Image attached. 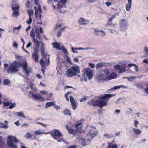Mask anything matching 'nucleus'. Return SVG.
<instances>
[{
    "label": "nucleus",
    "mask_w": 148,
    "mask_h": 148,
    "mask_svg": "<svg viewBox=\"0 0 148 148\" xmlns=\"http://www.w3.org/2000/svg\"><path fill=\"white\" fill-rule=\"evenodd\" d=\"M114 95H113L105 94L102 97H100L99 100L93 99L90 104L92 106H98L100 108L104 106H106L108 104V99H107Z\"/></svg>",
    "instance_id": "obj_1"
},
{
    "label": "nucleus",
    "mask_w": 148,
    "mask_h": 148,
    "mask_svg": "<svg viewBox=\"0 0 148 148\" xmlns=\"http://www.w3.org/2000/svg\"><path fill=\"white\" fill-rule=\"evenodd\" d=\"M21 66V64L16 61H14L12 63L8 69L7 71L8 73H13L17 72L18 71L17 68Z\"/></svg>",
    "instance_id": "obj_2"
},
{
    "label": "nucleus",
    "mask_w": 148,
    "mask_h": 148,
    "mask_svg": "<svg viewBox=\"0 0 148 148\" xmlns=\"http://www.w3.org/2000/svg\"><path fill=\"white\" fill-rule=\"evenodd\" d=\"M8 138L9 140H8L7 142L8 146L12 148H15L16 147V146L14 145L13 141H14L15 142L18 143L19 142V140L17 139L15 137L12 136H8Z\"/></svg>",
    "instance_id": "obj_3"
},
{
    "label": "nucleus",
    "mask_w": 148,
    "mask_h": 148,
    "mask_svg": "<svg viewBox=\"0 0 148 148\" xmlns=\"http://www.w3.org/2000/svg\"><path fill=\"white\" fill-rule=\"evenodd\" d=\"M128 22L127 20L125 18L121 19L119 21L120 28L121 30L126 29L128 27Z\"/></svg>",
    "instance_id": "obj_4"
},
{
    "label": "nucleus",
    "mask_w": 148,
    "mask_h": 148,
    "mask_svg": "<svg viewBox=\"0 0 148 148\" xmlns=\"http://www.w3.org/2000/svg\"><path fill=\"white\" fill-rule=\"evenodd\" d=\"M83 74L85 79L88 77V79H90L92 77V71L89 69H86L83 71Z\"/></svg>",
    "instance_id": "obj_5"
},
{
    "label": "nucleus",
    "mask_w": 148,
    "mask_h": 148,
    "mask_svg": "<svg viewBox=\"0 0 148 148\" xmlns=\"http://www.w3.org/2000/svg\"><path fill=\"white\" fill-rule=\"evenodd\" d=\"M23 67V71H24L26 75L29 76V74L31 72L32 69L30 67H27V64L26 62H23V63L21 64V66Z\"/></svg>",
    "instance_id": "obj_6"
},
{
    "label": "nucleus",
    "mask_w": 148,
    "mask_h": 148,
    "mask_svg": "<svg viewBox=\"0 0 148 148\" xmlns=\"http://www.w3.org/2000/svg\"><path fill=\"white\" fill-rule=\"evenodd\" d=\"M51 135L55 139H57V137L59 138L63 136L61 132L59 130H55L53 132H51Z\"/></svg>",
    "instance_id": "obj_7"
},
{
    "label": "nucleus",
    "mask_w": 148,
    "mask_h": 148,
    "mask_svg": "<svg viewBox=\"0 0 148 148\" xmlns=\"http://www.w3.org/2000/svg\"><path fill=\"white\" fill-rule=\"evenodd\" d=\"M114 68L119 73H123L125 71V67L121 65H115Z\"/></svg>",
    "instance_id": "obj_8"
},
{
    "label": "nucleus",
    "mask_w": 148,
    "mask_h": 148,
    "mask_svg": "<svg viewBox=\"0 0 148 148\" xmlns=\"http://www.w3.org/2000/svg\"><path fill=\"white\" fill-rule=\"evenodd\" d=\"M98 134V132L95 130H90L89 131V134L91 136V138H87L88 141H90L92 138H94Z\"/></svg>",
    "instance_id": "obj_9"
},
{
    "label": "nucleus",
    "mask_w": 148,
    "mask_h": 148,
    "mask_svg": "<svg viewBox=\"0 0 148 148\" xmlns=\"http://www.w3.org/2000/svg\"><path fill=\"white\" fill-rule=\"evenodd\" d=\"M19 7L12 6V8L13 11L12 14V16L14 17H17L18 16V9Z\"/></svg>",
    "instance_id": "obj_10"
},
{
    "label": "nucleus",
    "mask_w": 148,
    "mask_h": 148,
    "mask_svg": "<svg viewBox=\"0 0 148 148\" xmlns=\"http://www.w3.org/2000/svg\"><path fill=\"white\" fill-rule=\"evenodd\" d=\"M119 12L115 13L109 19L108 22V25L112 26L114 25L112 23V21L114 18L116 17V16H119Z\"/></svg>",
    "instance_id": "obj_11"
},
{
    "label": "nucleus",
    "mask_w": 148,
    "mask_h": 148,
    "mask_svg": "<svg viewBox=\"0 0 148 148\" xmlns=\"http://www.w3.org/2000/svg\"><path fill=\"white\" fill-rule=\"evenodd\" d=\"M117 76L116 74L114 73H111L109 76L104 77V80H110L111 79L115 78Z\"/></svg>",
    "instance_id": "obj_12"
},
{
    "label": "nucleus",
    "mask_w": 148,
    "mask_h": 148,
    "mask_svg": "<svg viewBox=\"0 0 148 148\" xmlns=\"http://www.w3.org/2000/svg\"><path fill=\"white\" fill-rule=\"evenodd\" d=\"M78 22L79 25H85L87 24L89 22V21L81 17L78 19Z\"/></svg>",
    "instance_id": "obj_13"
},
{
    "label": "nucleus",
    "mask_w": 148,
    "mask_h": 148,
    "mask_svg": "<svg viewBox=\"0 0 148 148\" xmlns=\"http://www.w3.org/2000/svg\"><path fill=\"white\" fill-rule=\"evenodd\" d=\"M77 75V74L73 71L71 69H67L66 75L68 77H71L73 76H75Z\"/></svg>",
    "instance_id": "obj_14"
},
{
    "label": "nucleus",
    "mask_w": 148,
    "mask_h": 148,
    "mask_svg": "<svg viewBox=\"0 0 148 148\" xmlns=\"http://www.w3.org/2000/svg\"><path fill=\"white\" fill-rule=\"evenodd\" d=\"M67 0H60L58 4L57 8H60L62 7H66L65 4Z\"/></svg>",
    "instance_id": "obj_15"
},
{
    "label": "nucleus",
    "mask_w": 148,
    "mask_h": 148,
    "mask_svg": "<svg viewBox=\"0 0 148 148\" xmlns=\"http://www.w3.org/2000/svg\"><path fill=\"white\" fill-rule=\"evenodd\" d=\"M31 95L35 99L39 101H43L45 100V98L39 94L34 95L32 94Z\"/></svg>",
    "instance_id": "obj_16"
},
{
    "label": "nucleus",
    "mask_w": 148,
    "mask_h": 148,
    "mask_svg": "<svg viewBox=\"0 0 148 148\" xmlns=\"http://www.w3.org/2000/svg\"><path fill=\"white\" fill-rule=\"evenodd\" d=\"M66 128L68 131V132L69 134H75L77 133V131L76 130L71 129L70 127H69L68 125H66Z\"/></svg>",
    "instance_id": "obj_17"
},
{
    "label": "nucleus",
    "mask_w": 148,
    "mask_h": 148,
    "mask_svg": "<svg viewBox=\"0 0 148 148\" xmlns=\"http://www.w3.org/2000/svg\"><path fill=\"white\" fill-rule=\"evenodd\" d=\"M109 72L106 69L105 70H103L101 71V75L103 79L104 80V77L106 76H109L108 75L109 74Z\"/></svg>",
    "instance_id": "obj_18"
},
{
    "label": "nucleus",
    "mask_w": 148,
    "mask_h": 148,
    "mask_svg": "<svg viewBox=\"0 0 148 148\" xmlns=\"http://www.w3.org/2000/svg\"><path fill=\"white\" fill-rule=\"evenodd\" d=\"M71 69H72L73 71H74L75 73H80V70L79 66L77 65L73 66L71 67Z\"/></svg>",
    "instance_id": "obj_19"
},
{
    "label": "nucleus",
    "mask_w": 148,
    "mask_h": 148,
    "mask_svg": "<svg viewBox=\"0 0 148 148\" xmlns=\"http://www.w3.org/2000/svg\"><path fill=\"white\" fill-rule=\"evenodd\" d=\"M94 31L97 35H98L99 34V33H100L101 34V36L103 37H104L106 35V33L102 30H97L95 29H94Z\"/></svg>",
    "instance_id": "obj_20"
},
{
    "label": "nucleus",
    "mask_w": 148,
    "mask_h": 148,
    "mask_svg": "<svg viewBox=\"0 0 148 148\" xmlns=\"http://www.w3.org/2000/svg\"><path fill=\"white\" fill-rule=\"evenodd\" d=\"M133 130L134 133L136 135H140V134L141 131L139 129L133 128Z\"/></svg>",
    "instance_id": "obj_21"
},
{
    "label": "nucleus",
    "mask_w": 148,
    "mask_h": 148,
    "mask_svg": "<svg viewBox=\"0 0 148 148\" xmlns=\"http://www.w3.org/2000/svg\"><path fill=\"white\" fill-rule=\"evenodd\" d=\"M51 45L54 48L58 49L59 50L60 49V44L59 43L57 42H55L52 43Z\"/></svg>",
    "instance_id": "obj_22"
},
{
    "label": "nucleus",
    "mask_w": 148,
    "mask_h": 148,
    "mask_svg": "<svg viewBox=\"0 0 148 148\" xmlns=\"http://www.w3.org/2000/svg\"><path fill=\"white\" fill-rule=\"evenodd\" d=\"M32 58L35 62H37L38 60V54H32Z\"/></svg>",
    "instance_id": "obj_23"
},
{
    "label": "nucleus",
    "mask_w": 148,
    "mask_h": 148,
    "mask_svg": "<svg viewBox=\"0 0 148 148\" xmlns=\"http://www.w3.org/2000/svg\"><path fill=\"white\" fill-rule=\"evenodd\" d=\"M87 140H88L87 139V140H86L82 138H80L79 139V141L81 143L82 145L84 146H86L87 144V142H86Z\"/></svg>",
    "instance_id": "obj_24"
},
{
    "label": "nucleus",
    "mask_w": 148,
    "mask_h": 148,
    "mask_svg": "<svg viewBox=\"0 0 148 148\" xmlns=\"http://www.w3.org/2000/svg\"><path fill=\"white\" fill-rule=\"evenodd\" d=\"M54 104L52 102H47L46 103L45 106V108L50 107L51 106H53Z\"/></svg>",
    "instance_id": "obj_25"
},
{
    "label": "nucleus",
    "mask_w": 148,
    "mask_h": 148,
    "mask_svg": "<svg viewBox=\"0 0 148 148\" xmlns=\"http://www.w3.org/2000/svg\"><path fill=\"white\" fill-rule=\"evenodd\" d=\"M121 88H125V87L123 85H120L119 86H115L111 88L110 90H114L116 89H119Z\"/></svg>",
    "instance_id": "obj_26"
},
{
    "label": "nucleus",
    "mask_w": 148,
    "mask_h": 148,
    "mask_svg": "<svg viewBox=\"0 0 148 148\" xmlns=\"http://www.w3.org/2000/svg\"><path fill=\"white\" fill-rule=\"evenodd\" d=\"M104 63L102 62L98 63L96 65V69L100 68L101 67H103L104 66Z\"/></svg>",
    "instance_id": "obj_27"
},
{
    "label": "nucleus",
    "mask_w": 148,
    "mask_h": 148,
    "mask_svg": "<svg viewBox=\"0 0 148 148\" xmlns=\"http://www.w3.org/2000/svg\"><path fill=\"white\" fill-rule=\"evenodd\" d=\"M64 114L66 115H68L69 116H71V113L70 111L68 109L64 110L63 112Z\"/></svg>",
    "instance_id": "obj_28"
},
{
    "label": "nucleus",
    "mask_w": 148,
    "mask_h": 148,
    "mask_svg": "<svg viewBox=\"0 0 148 148\" xmlns=\"http://www.w3.org/2000/svg\"><path fill=\"white\" fill-rule=\"evenodd\" d=\"M32 39L36 46V47H39V42L37 39L35 38H33Z\"/></svg>",
    "instance_id": "obj_29"
},
{
    "label": "nucleus",
    "mask_w": 148,
    "mask_h": 148,
    "mask_svg": "<svg viewBox=\"0 0 148 148\" xmlns=\"http://www.w3.org/2000/svg\"><path fill=\"white\" fill-rule=\"evenodd\" d=\"M132 3H128L126 6V10L127 11H129L131 7Z\"/></svg>",
    "instance_id": "obj_30"
},
{
    "label": "nucleus",
    "mask_w": 148,
    "mask_h": 148,
    "mask_svg": "<svg viewBox=\"0 0 148 148\" xmlns=\"http://www.w3.org/2000/svg\"><path fill=\"white\" fill-rule=\"evenodd\" d=\"M40 64L42 68H43V66H45V62L44 60L42 58H41L40 59Z\"/></svg>",
    "instance_id": "obj_31"
},
{
    "label": "nucleus",
    "mask_w": 148,
    "mask_h": 148,
    "mask_svg": "<svg viewBox=\"0 0 148 148\" xmlns=\"http://www.w3.org/2000/svg\"><path fill=\"white\" fill-rule=\"evenodd\" d=\"M15 114H17L18 116H22L23 118L25 119L26 118L25 116L24 115L23 112H16L15 113Z\"/></svg>",
    "instance_id": "obj_32"
},
{
    "label": "nucleus",
    "mask_w": 148,
    "mask_h": 148,
    "mask_svg": "<svg viewBox=\"0 0 148 148\" xmlns=\"http://www.w3.org/2000/svg\"><path fill=\"white\" fill-rule=\"evenodd\" d=\"M58 0H53L55 3V4H54V3L53 2L52 4L53 9H55L56 8V4H57V5H58V4L59 3V2H58Z\"/></svg>",
    "instance_id": "obj_33"
},
{
    "label": "nucleus",
    "mask_w": 148,
    "mask_h": 148,
    "mask_svg": "<svg viewBox=\"0 0 148 148\" xmlns=\"http://www.w3.org/2000/svg\"><path fill=\"white\" fill-rule=\"evenodd\" d=\"M35 30L36 33V38H38L39 39H40V34H39V32L38 29H36Z\"/></svg>",
    "instance_id": "obj_34"
},
{
    "label": "nucleus",
    "mask_w": 148,
    "mask_h": 148,
    "mask_svg": "<svg viewBox=\"0 0 148 148\" xmlns=\"http://www.w3.org/2000/svg\"><path fill=\"white\" fill-rule=\"evenodd\" d=\"M10 6L12 7V6L13 7H19L18 5V4H17V3L16 1H13L11 5Z\"/></svg>",
    "instance_id": "obj_35"
},
{
    "label": "nucleus",
    "mask_w": 148,
    "mask_h": 148,
    "mask_svg": "<svg viewBox=\"0 0 148 148\" xmlns=\"http://www.w3.org/2000/svg\"><path fill=\"white\" fill-rule=\"evenodd\" d=\"M41 43L42 44V46L40 48V50H41V55L45 53V49L43 47L44 46V45L43 43L41 42Z\"/></svg>",
    "instance_id": "obj_36"
},
{
    "label": "nucleus",
    "mask_w": 148,
    "mask_h": 148,
    "mask_svg": "<svg viewBox=\"0 0 148 148\" xmlns=\"http://www.w3.org/2000/svg\"><path fill=\"white\" fill-rule=\"evenodd\" d=\"M10 82L9 80L8 79H6L4 81L3 84L5 85H7L10 84Z\"/></svg>",
    "instance_id": "obj_37"
},
{
    "label": "nucleus",
    "mask_w": 148,
    "mask_h": 148,
    "mask_svg": "<svg viewBox=\"0 0 148 148\" xmlns=\"http://www.w3.org/2000/svg\"><path fill=\"white\" fill-rule=\"evenodd\" d=\"M34 133L37 135H39L45 134V132H41L40 130H36L35 132Z\"/></svg>",
    "instance_id": "obj_38"
},
{
    "label": "nucleus",
    "mask_w": 148,
    "mask_h": 148,
    "mask_svg": "<svg viewBox=\"0 0 148 148\" xmlns=\"http://www.w3.org/2000/svg\"><path fill=\"white\" fill-rule=\"evenodd\" d=\"M136 78V77L130 76L129 77H127V79L128 81L132 82L133 80V79Z\"/></svg>",
    "instance_id": "obj_39"
},
{
    "label": "nucleus",
    "mask_w": 148,
    "mask_h": 148,
    "mask_svg": "<svg viewBox=\"0 0 148 148\" xmlns=\"http://www.w3.org/2000/svg\"><path fill=\"white\" fill-rule=\"evenodd\" d=\"M30 35L31 37H32V38H35V32L33 29L31 30Z\"/></svg>",
    "instance_id": "obj_40"
},
{
    "label": "nucleus",
    "mask_w": 148,
    "mask_h": 148,
    "mask_svg": "<svg viewBox=\"0 0 148 148\" xmlns=\"http://www.w3.org/2000/svg\"><path fill=\"white\" fill-rule=\"evenodd\" d=\"M11 103V102H10L9 101H7V102H4L3 104L4 106H7L10 105Z\"/></svg>",
    "instance_id": "obj_41"
},
{
    "label": "nucleus",
    "mask_w": 148,
    "mask_h": 148,
    "mask_svg": "<svg viewBox=\"0 0 148 148\" xmlns=\"http://www.w3.org/2000/svg\"><path fill=\"white\" fill-rule=\"evenodd\" d=\"M0 127H4L5 128H8V127L6 125L4 124L3 123H0Z\"/></svg>",
    "instance_id": "obj_42"
},
{
    "label": "nucleus",
    "mask_w": 148,
    "mask_h": 148,
    "mask_svg": "<svg viewBox=\"0 0 148 148\" xmlns=\"http://www.w3.org/2000/svg\"><path fill=\"white\" fill-rule=\"evenodd\" d=\"M66 60L68 62L70 63L71 64H72V62L71 61V59L70 58V57L67 56H66Z\"/></svg>",
    "instance_id": "obj_43"
},
{
    "label": "nucleus",
    "mask_w": 148,
    "mask_h": 148,
    "mask_svg": "<svg viewBox=\"0 0 148 148\" xmlns=\"http://www.w3.org/2000/svg\"><path fill=\"white\" fill-rule=\"evenodd\" d=\"M34 53H33V54H38V51L39 50L38 47H36L34 48Z\"/></svg>",
    "instance_id": "obj_44"
},
{
    "label": "nucleus",
    "mask_w": 148,
    "mask_h": 148,
    "mask_svg": "<svg viewBox=\"0 0 148 148\" xmlns=\"http://www.w3.org/2000/svg\"><path fill=\"white\" fill-rule=\"evenodd\" d=\"M70 101L71 103L72 104H74L76 103L75 101L74 100V98L72 96H71L70 97Z\"/></svg>",
    "instance_id": "obj_45"
},
{
    "label": "nucleus",
    "mask_w": 148,
    "mask_h": 148,
    "mask_svg": "<svg viewBox=\"0 0 148 148\" xmlns=\"http://www.w3.org/2000/svg\"><path fill=\"white\" fill-rule=\"evenodd\" d=\"M32 135L30 134L29 133H27L25 136V137L28 138H32Z\"/></svg>",
    "instance_id": "obj_46"
},
{
    "label": "nucleus",
    "mask_w": 148,
    "mask_h": 148,
    "mask_svg": "<svg viewBox=\"0 0 148 148\" xmlns=\"http://www.w3.org/2000/svg\"><path fill=\"white\" fill-rule=\"evenodd\" d=\"M82 124V123H77L75 125V127L76 128V130L77 131H78L79 130V126L80 125Z\"/></svg>",
    "instance_id": "obj_47"
},
{
    "label": "nucleus",
    "mask_w": 148,
    "mask_h": 148,
    "mask_svg": "<svg viewBox=\"0 0 148 148\" xmlns=\"http://www.w3.org/2000/svg\"><path fill=\"white\" fill-rule=\"evenodd\" d=\"M34 3L38 7L40 6V4L38 0H34Z\"/></svg>",
    "instance_id": "obj_48"
},
{
    "label": "nucleus",
    "mask_w": 148,
    "mask_h": 148,
    "mask_svg": "<svg viewBox=\"0 0 148 148\" xmlns=\"http://www.w3.org/2000/svg\"><path fill=\"white\" fill-rule=\"evenodd\" d=\"M21 26L20 25H19L18 27H14L13 29V32H14V31L15 30H19L21 28Z\"/></svg>",
    "instance_id": "obj_49"
},
{
    "label": "nucleus",
    "mask_w": 148,
    "mask_h": 148,
    "mask_svg": "<svg viewBox=\"0 0 148 148\" xmlns=\"http://www.w3.org/2000/svg\"><path fill=\"white\" fill-rule=\"evenodd\" d=\"M16 104L15 102L14 103L12 104H11V106H10L9 107V108L10 109H12L13 108L15 107L16 106Z\"/></svg>",
    "instance_id": "obj_50"
},
{
    "label": "nucleus",
    "mask_w": 148,
    "mask_h": 148,
    "mask_svg": "<svg viewBox=\"0 0 148 148\" xmlns=\"http://www.w3.org/2000/svg\"><path fill=\"white\" fill-rule=\"evenodd\" d=\"M1 137L0 136V147H3L4 142L1 139Z\"/></svg>",
    "instance_id": "obj_51"
},
{
    "label": "nucleus",
    "mask_w": 148,
    "mask_h": 148,
    "mask_svg": "<svg viewBox=\"0 0 148 148\" xmlns=\"http://www.w3.org/2000/svg\"><path fill=\"white\" fill-rule=\"evenodd\" d=\"M59 142H61L62 141H64V138L62 137H57V139H56Z\"/></svg>",
    "instance_id": "obj_52"
},
{
    "label": "nucleus",
    "mask_w": 148,
    "mask_h": 148,
    "mask_svg": "<svg viewBox=\"0 0 148 148\" xmlns=\"http://www.w3.org/2000/svg\"><path fill=\"white\" fill-rule=\"evenodd\" d=\"M134 69L136 72H138L139 71V69L138 66L136 64L134 65Z\"/></svg>",
    "instance_id": "obj_53"
},
{
    "label": "nucleus",
    "mask_w": 148,
    "mask_h": 148,
    "mask_svg": "<svg viewBox=\"0 0 148 148\" xmlns=\"http://www.w3.org/2000/svg\"><path fill=\"white\" fill-rule=\"evenodd\" d=\"M46 64V65H48L49 64L50 61L49 60V57L47 58V59H46L45 60Z\"/></svg>",
    "instance_id": "obj_54"
},
{
    "label": "nucleus",
    "mask_w": 148,
    "mask_h": 148,
    "mask_svg": "<svg viewBox=\"0 0 148 148\" xmlns=\"http://www.w3.org/2000/svg\"><path fill=\"white\" fill-rule=\"evenodd\" d=\"M40 93L42 95H45L47 93V92L45 90H41L40 91Z\"/></svg>",
    "instance_id": "obj_55"
},
{
    "label": "nucleus",
    "mask_w": 148,
    "mask_h": 148,
    "mask_svg": "<svg viewBox=\"0 0 148 148\" xmlns=\"http://www.w3.org/2000/svg\"><path fill=\"white\" fill-rule=\"evenodd\" d=\"M134 124L135 127L136 128L138 127L137 125L138 124V121L136 120H135L134 121Z\"/></svg>",
    "instance_id": "obj_56"
},
{
    "label": "nucleus",
    "mask_w": 148,
    "mask_h": 148,
    "mask_svg": "<svg viewBox=\"0 0 148 148\" xmlns=\"http://www.w3.org/2000/svg\"><path fill=\"white\" fill-rule=\"evenodd\" d=\"M32 17H31V16H30V17H29V21H27V22L28 24H30L32 22Z\"/></svg>",
    "instance_id": "obj_57"
},
{
    "label": "nucleus",
    "mask_w": 148,
    "mask_h": 148,
    "mask_svg": "<svg viewBox=\"0 0 148 148\" xmlns=\"http://www.w3.org/2000/svg\"><path fill=\"white\" fill-rule=\"evenodd\" d=\"M87 99V98L85 96H84L82 98L80 99L79 100L80 102H82L85 101Z\"/></svg>",
    "instance_id": "obj_58"
},
{
    "label": "nucleus",
    "mask_w": 148,
    "mask_h": 148,
    "mask_svg": "<svg viewBox=\"0 0 148 148\" xmlns=\"http://www.w3.org/2000/svg\"><path fill=\"white\" fill-rule=\"evenodd\" d=\"M53 106H54V108L56 110H58L60 108V107L59 106H58L55 104H54Z\"/></svg>",
    "instance_id": "obj_59"
},
{
    "label": "nucleus",
    "mask_w": 148,
    "mask_h": 148,
    "mask_svg": "<svg viewBox=\"0 0 148 148\" xmlns=\"http://www.w3.org/2000/svg\"><path fill=\"white\" fill-rule=\"evenodd\" d=\"M13 46L16 48H18V45L16 42H14L13 44Z\"/></svg>",
    "instance_id": "obj_60"
},
{
    "label": "nucleus",
    "mask_w": 148,
    "mask_h": 148,
    "mask_svg": "<svg viewBox=\"0 0 148 148\" xmlns=\"http://www.w3.org/2000/svg\"><path fill=\"white\" fill-rule=\"evenodd\" d=\"M104 136L106 137V138H108L111 137V136L108 134L106 133L104 134Z\"/></svg>",
    "instance_id": "obj_61"
},
{
    "label": "nucleus",
    "mask_w": 148,
    "mask_h": 148,
    "mask_svg": "<svg viewBox=\"0 0 148 148\" xmlns=\"http://www.w3.org/2000/svg\"><path fill=\"white\" fill-rule=\"evenodd\" d=\"M35 18H37L38 15V10L35 11Z\"/></svg>",
    "instance_id": "obj_62"
},
{
    "label": "nucleus",
    "mask_w": 148,
    "mask_h": 148,
    "mask_svg": "<svg viewBox=\"0 0 148 148\" xmlns=\"http://www.w3.org/2000/svg\"><path fill=\"white\" fill-rule=\"evenodd\" d=\"M62 50L63 51V52L65 53H67V50L64 47H63L62 49Z\"/></svg>",
    "instance_id": "obj_63"
},
{
    "label": "nucleus",
    "mask_w": 148,
    "mask_h": 148,
    "mask_svg": "<svg viewBox=\"0 0 148 148\" xmlns=\"http://www.w3.org/2000/svg\"><path fill=\"white\" fill-rule=\"evenodd\" d=\"M144 51L145 52L148 53V48L145 47L144 49Z\"/></svg>",
    "instance_id": "obj_64"
}]
</instances>
